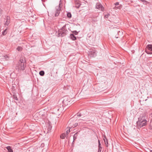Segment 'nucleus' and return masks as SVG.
<instances>
[{
	"label": "nucleus",
	"mask_w": 152,
	"mask_h": 152,
	"mask_svg": "<svg viewBox=\"0 0 152 152\" xmlns=\"http://www.w3.org/2000/svg\"><path fill=\"white\" fill-rule=\"evenodd\" d=\"M96 8L101 10L102 11H104V7L102 4L99 3H97L96 4Z\"/></svg>",
	"instance_id": "5"
},
{
	"label": "nucleus",
	"mask_w": 152,
	"mask_h": 152,
	"mask_svg": "<svg viewBox=\"0 0 152 152\" xmlns=\"http://www.w3.org/2000/svg\"><path fill=\"white\" fill-rule=\"evenodd\" d=\"M63 107H57L55 108V111H57L59 112V113H61Z\"/></svg>",
	"instance_id": "11"
},
{
	"label": "nucleus",
	"mask_w": 152,
	"mask_h": 152,
	"mask_svg": "<svg viewBox=\"0 0 152 152\" xmlns=\"http://www.w3.org/2000/svg\"><path fill=\"white\" fill-rule=\"evenodd\" d=\"M150 152H152V150H151L150 151Z\"/></svg>",
	"instance_id": "36"
},
{
	"label": "nucleus",
	"mask_w": 152,
	"mask_h": 152,
	"mask_svg": "<svg viewBox=\"0 0 152 152\" xmlns=\"http://www.w3.org/2000/svg\"><path fill=\"white\" fill-rule=\"evenodd\" d=\"M75 7L77 8H79L80 6V4L77 1H76L75 4Z\"/></svg>",
	"instance_id": "17"
},
{
	"label": "nucleus",
	"mask_w": 152,
	"mask_h": 152,
	"mask_svg": "<svg viewBox=\"0 0 152 152\" xmlns=\"http://www.w3.org/2000/svg\"><path fill=\"white\" fill-rule=\"evenodd\" d=\"M72 32L73 33V34H74L75 35H77L78 33V32L76 31H72Z\"/></svg>",
	"instance_id": "25"
},
{
	"label": "nucleus",
	"mask_w": 152,
	"mask_h": 152,
	"mask_svg": "<svg viewBox=\"0 0 152 152\" xmlns=\"http://www.w3.org/2000/svg\"><path fill=\"white\" fill-rule=\"evenodd\" d=\"M121 8V7L120 6H118V7H116L115 6L114 7V9H120Z\"/></svg>",
	"instance_id": "27"
},
{
	"label": "nucleus",
	"mask_w": 152,
	"mask_h": 152,
	"mask_svg": "<svg viewBox=\"0 0 152 152\" xmlns=\"http://www.w3.org/2000/svg\"><path fill=\"white\" fill-rule=\"evenodd\" d=\"M56 11L55 13V16L56 17L58 16L59 15L61 11V8L60 6H57L56 7Z\"/></svg>",
	"instance_id": "8"
},
{
	"label": "nucleus",
	"mask_w": 152,
	"mask_h": 152,
	"mask_svg": "<svg viewBox=\"0 0 152 152\" xmlns=\"http://www.w3.org/2000/svg\"><path fill=\"white\" fill-rule=\"evenodd\" d=\"M81 122H82V123H84V122H80V123H81Z\"/></svg>",
	"instance_id": "35"
},
{
	"label": "nucleus",
	"mask_w": 152,
	"mask_h": 152,
	"mask_svg": "<svg viewBox=\"0 0 152 152\" xmlns=\"http://www.w3.org/2000/svg\"><path fill=\"white\" fill-rule=\"evenodd\" d=\"M77 133H75V134L73 136V142L77 138Z\"/></svg>",
	"instance_id": "20"
},
{
	"label": "nucleus",
	"mask_w": 152,
	"mask_h": 152,
	"mask_svg": "<svg viewBox=\"0 0 152 152\" xmlns=\"http://www.w3.org/2000/svg\"><path fill=\"white\" fill-rule=\"evenodd\" d=\"M69 99L68 100V99L66 98H65L63 101V103L65 105H67L70 102L68 101L69 100Z\"/></svg>",
	"instance_id": "10"
},
{
	"label": "nucleus",
	"mask_w": 152,
	"mask_h": 152,
	"mask_svg": "<svg viewBox=\"0 0 152 152\" xmlns=\"http://www.w3.org/2000/svg\"><path fill=\"white\" fill-rule=\"evenodd\" d=\"M70 132V129L69 130H67L66 132V134H68Z\"/></svg>",
	"instance_id": "31"
},
{
	"label": "nucleus",
	"mask_w": 152,
	"mask_h": 152,
	"mask_svg": "<svg viewBox=\"0 0 152 152\" xmlns=\"http://www.w3.org/2000/svg\"><path fill=\"white\" fill-rule=\"evenodd\" d=\"M17 50L19 51H21L22 50V48L21 47L18 46L17 48Z\"/></svg>",
	"instance_id": "22"
},
{
	"label": "nucleus",
	"mask_w": 152,
	"mask_h": 152,
	"mask_svg": "<svg viewBox=\"0 0 152 152\" xmlns=\"http://www.w3.org/2000/svg\"><path fill=\"white\" fill-rule=\"evenodd\" d=\"M18 70L23 71L26 67V60L24 57H21L18 62Z\"/></svg>",
	"instance_id": "1"
},
{
	"label": "nucleus",
	"mask_w": 152,
	"mask_h": 152,
	"mask_svg": "<svg viewBox=\"0 0 152 152\" xmlns=\"http://www.w3.org/2000/svg\"><path fill=\"white\" fill-rule=\"evenodd\" d=\"M7 29H5L2 32V34L3 35H5L7 33Z\"/></svg>",
	"instance_id": "23"
},
{
	"label": "nucleus",
	"mask_w": 152,
	"mask_h": 152,
	"mask_svg": "<svg viewBox=\"0 0 152 152\" xmlns=\"http://www.w3.org/2000/svg\"><path fill=\"white\" fill-rule=\"evenodd\" d=\"M67 30L66 28V25L64 26L63 27L58 31V33L57 36L61 37L65 36L67 34Z\"/></svg>",
	"instance_id": "3"
},
{
	"label": "nucleus",
	"mask_w": 152,
	"mask_h": 152,
	"mask_svg": "<svg viewBox=\"0 0 152 152\" xmlns=\"http://www.w3.org/2000/svg\"><path fill=\"white\" fill-rule=\"evenodd\" d=\"M104 141L105 142L106 146V147H108V142L107 139L106 137L105 136L104 138L103 139Z\"/></svg>",
	"instance_id": "15"
},
{
	"label": "nucleus",
	"mask_w": 152,
	"mask_h": 152,
	"mask_svg": "<svg viewBox=\"0 0 152 152\" xmlns=\"http://www.w3.org/2000/svg\"><path fill=\"white\" fill-rule=\"evenodd\" d=\"M102 148L99 140H98V152H101Z\"/></svg>",
	"instance_id": "12"
},
{
	"label": "nucleus",
	"mask_w": 152,
	"mask_h": 152,
	"mask_svg": "<svg viewBox=\"0 0 152 152\" xmlns=\"http://www.w3.org/2000/svg\"><path fill=\"white\" fill-rule=\"evenodd\" d=\"M67 16L69 18H71L72 17V15L70 12H68L67 13Z\"/></svg>",
	"instance_id": "21"
},
{
	"label": "nucleus",
	"mask_w": 152,
	"mask_h": 152,
	"mask_svg": "<svg viewBox=\"0 0 152 152\" xmlns=\"http://www.w3.org/2000/svg\"><path fill=\"white\" fill-rule=\"evenodd\" d=\"M151 117H152V113L151 114Z\"/></svg>",
	"instance_id": "34"
},
{
	"label": "nucleus",
	"mask_w": 152,
	"mask_h": 152,
	"mask_svg": "<svg viewBox=\"0 0 152 152\" xmlns=\"http://www.w3.org/2000/svg\"><path fill=\"white\" fill-rule=\"evenodd\" d=\"M13 96V98L14 99H15L16 100H18V98H17V96L16 95H14Z\"/></svg>",
	"instance_id": "28"
},
{
	"label": "nucleus",
	"mask_w": 152,
	"mask_h": 152,
	"mask_svg": "<svg viewBox=\"0 0 152 152\" xmlns=\"http://www.w3.org/2000/svg\"><path fill=\"white\" fill-rule=\"evenodd\" d=\"M49 128H51L52 126L50 124L49 125Z\"/></svg>",
	"instance_id": "33"
},
{
	"label": "nucleus",
	"mask_w": 152,
	"mask_h": 152,
	"mask_svg": "<svg viewBox=\"0 0 152 152\" xmlns=\"http://www.w3.org/2000/svg\"><path fill=\"white\" fill-rule=\"evenodd\" d=\"M4 24L8 26L10 22V18L8 16H6L4 18Z\"/></svg>",
	"instance_id": "6"
},
{
	"label": "nucleus",
	"mask_w": 152,
	"mask_h": 152,
	"mask_svg": "<svg viewBox=\"0 0 152 152\" xmlns=\"http://www.w3.org/2000/svg\"><path fill=\"white\" fill-rule=\"evenodd\" d=\"M143 117V115L140 116L138 118V120L137 122V126L138 128H141L144 126H145L147 124V121L145 119H142L141 117Z\"/></svg>",
	"instance_id": "2"
},
{
	"label": "nucleus",
	"mask_w": 152,
	"mask_h": 152,
	"mask_svg": "<svg viewBox=\"0 0 152 152\" xmlns=\"http://www.w3.org/2000/svg\"><path fill=\"white\" fill-rule=\"evenodd\" d=\"M115 6H117L119 5V3L118 2H117L115 4Z\"/></svg>",
	"instance_id": "32"
},
{
	"label": "nucleus",
	"mask_w": 152,
	"mask_h": 152,
	"mask_svg": "<svg viewBox=\"0 0 152 152\" xmlns=\"http://www.w3.org/2000/svg\"><path fill=\"white\" fill-rule=\"evenodd\" d=\"M65 136H66V134L65 133H63L61 135L60 137L62 139H64Z\"/></svg>",
	"instance_id": "19"
},
{
	"label": "nucleus",
	"mask_w": 152,
	"mask_h": 152,
	"mask_svg": "<svg viewBox=\"0 0 152 152\" xmlns=\"http://www.w3.org/2000/svg\"><path fill=\"white\" fill-rule=\"evenodd\" d=\"M113 30L114 34L115 35V34H117V33L118 32V31H119V28H118L117 27H114L113 28Z\"/></svg>",
	"instance_id": "13"
},
{
	"label": "nucleus",
	"mask_w": 152,
	"mask_h": 152,
	"mask_svg": "<svg viewBox=\"0 0 152 152\" xmlns=\"http://www.w3.org/2000/svg\"><path fill=\"white\" fill-rule=\"evenodd\" d=\"M88 55L90 57H95L96 56V51L93 50L90 51L89 52Z\"/></svg>",
	"instance_id": "7"
},
{
	"label": "nucleus",
	"mask_w": 152,
	"mask_h": 152,
	"mask_svg": "<svg viewBox=\"0 0 152 152\" xmlns=\"http://www.w3.org/2000/svg\"><path fill=\"white\" fill-rule=\"evenodd\" d=\"M118 32L117 33V34H115V37L117 38L119 37V36L122 35L123 34V32L122 30L119 29V31H118Z\"/></svg>",
	"instance_id": "9"
},
{
	"label": "nucleus",
	"mask_w": 152,
	"mask_h": 152,
	"mask_svg": "<svg viewBox=\"0 0 152 152\" xmlns=\"http://www.w3.org/2000/svg\"><path fill=\"white\" fill-rule=\"evenodd\" d=\"M110 15V14L109 13H108L106 15H104V18H108V17Z\"/></svg>",
	"instance_id": "24"
},
{
	"label": "nucleus",
	"mask_w": 152,
	"mask_h": 152,
	"mask_svg": "<svg viewBox=\"0 0 152 152\" xmlns=\"http://www.w3.org/2000/svg\"><path fill=\"white\" fill-rule=\"evenodd\" d=\"M39 74L41 76H43L45 74V72L44 71H41L39 72Z\"/></svg>",
	"instance_id": "18"
},
{
	"label": "nucleus",
	"mask_w": 152,
	"mask_h": 152,
	"mask_svg": "<svg viewBox=\"0 0 152 152\" xmlns=\"http://www.w3.org/2000/svg\"><path fill=\"white\" fill-rule=\"evenodd\" d=\"M145 51L148 54H152V45L150 44L148 45L146 47Z\"/></svg>",
	"instance_id": "4"
},
{
	"label": "nucleus",
	"mask_w": 152,
	"mask_h": 152,
	"mask_svg": "<svg viewBox=\"0 0 152 152\" xmlns=\"http://www.w3.org/2000/svg\"><path fill=\"white\" fill-rule=\"evenodd\" d=\"M71 39L73 40H75L76 39V37L73 34H71L70 35Z\"/></svg>",
	"instance_id": "14"
},
{
	"label": "nucleus",
	"mask_w": 152,
	"mask_h": 152,
	"mask_svg": "<svg viewBox=\"0 0 152 152\" xmlns=\"http://www.w3.org/2000/svg\"><path fill=\"white\" fill-rule=\"evenodd\" d=\"M3 12V10L0 8V17L1 16V15L2 14Z\"/></svg>",
	"instance_id": "26"
},
{
	"label": "nucleus",
	"mask_w": 152,
	"mask_h": 152,
	"mask_svg": "<svg viewBox=\"0 0 152 152\" xmlns=\"http://www.w3.org/2000/svg\"><path fill=\"white\" fill-rule=\"evenodd\" d=\"M6 148L8 150V152H13L12 149L10 146H7Z\"/></svg>",
	"instance_id": "16"
},
{
	"label": "nucleus",
	"mask_w": 152,
	"mask_h": 152,
	"mask_svg": "<svg viewBox=\"0 0 152 152\" xmlns=\"http://www.w3.org/2000/svg\"><path fill=\"white\" fill-rule=\"evenodd\" d=\"M78 125V123H76L75 125L73 126H71L73 128L75 127Z\"/></svg>",
	"instance_id": "29"
},
{
	"label": "nucleus",
	"mask_w": 152,
	"mask_h": 152,
	"mask_svg": "<svg viewBox=\"0 0 152 152\" xmlns=\"http://www.w3.org/2000/svg\"><path fill=\"white\" fill-rule=\"evenodd\" d=\"M77 116L78 117H80L82 116V115L80 113H77Z\"/></svg>",
	"instance_id": "30"
}]
</instances>
